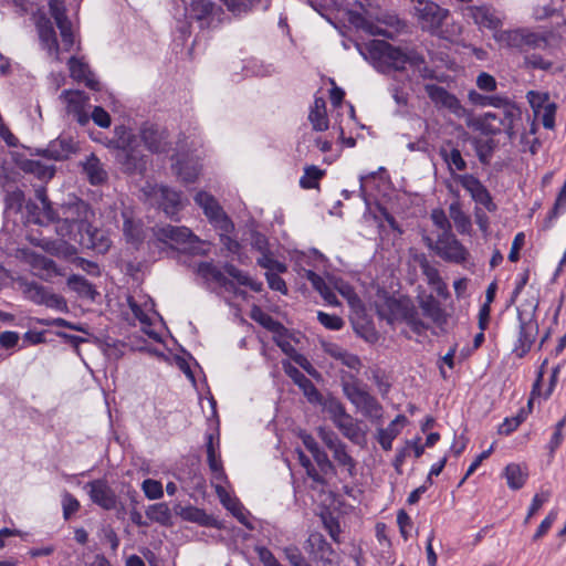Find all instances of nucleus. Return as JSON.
<instances>
[{"label": "nucleus", "mask_w": 566, "mask_h": 566, "mask_svg": "<svg viewBox=\"0 0 566 566\" xmlns=\"http://www.w3.org/2000/svg\"><path fill=\"white\" fill-rule=\"evenodd\" d=\"M467 15L473 20L480 28L496 31L502 22L494 14L493 9L488 6H472L467 9Z\"/></svg>", "instance_id": "393cba45"}, {"label": "nucleus", "mask_w": 566, "mask_h": 566, "mask_svg": "<svg viewBox=\"0 0 566 566\" xmlns=\"http://www.w3.org/2000/svg\"><path fill=\"white\" fill-rule=\"evenodd\" d=\"M252 249L259 251L261 254L270 251L269 239L263 233L253 230L250 234Z\"/></svg>", "instance_id": "338daca9"}, {"label": "nucleus", "mask_w": 566, "mask_h": 566, "mask_svg": "<svg viewBox=\"0 0 566 566\" xmlns=\"http://www.w3.org/2000/svg\"><path fill=\"white\" fill-rule=\"evenodd\" d=\"M521 120V108L516 105H506L503 111L485 113L478 122L476 128L486 136H495L504 132L510 139H514L515 126Z\"/></svg>", "instance_id": "423d86ee"}, {"label": "nucleus", "mask_w": 566, "mask_h": 566, "mask_svg": "<svg viewBox=\"0 0 566 566\" xmlns=\"http://www.w3.org/2000/svg\"><path fill=\"white\" fill-rule=\"evenodd\" d=\"M177 175L186 184H192L196 181L199 171L196 166L189 165L188 163L178 160L175 165Z\"/></svg>", "instance_id": "6e6d98bb"}, {"label": "nucleus", "mask_w": 566, "mask_h": 566, "mask_svg": "<svg viewBox=\"0 0 566 566\" xmlns=\"http://www.w3.org/2000/svg\"><path fill=\"white\" fill-rule=\"evenodd\" d=\"M142 489L145 493V496L148 497L149 500L160 499L164 494L163 484L157 480H153V479L144 480V482L142 484Z\"/></svg>", "instance_id": "680f3d73"}, {"label": "nucleus", "mask_w": 566, "mask_h": 566, "mask_svg": "<svg viewBox=\"0 0 566 566\" xmlns=\"http://www.w3.org/2000/svg\"><path fill=\"white\" fill-rule=\"evenodd\" d=\"M285 558L289 560L291 566H301L306 562L301 549L295 545H290L284 548Z\"/></svg>", "instance_id": "774afa93"}, {"label": "nucleus", "mask_w": 566, "mask_h": 566, "mask_svg": "<svg viewBox=\"0 0 566 566\" xmlns=\"http://www.w3.org/2000/svg\"><path fill=\"white\" fill-rule=\"evenodd\" d=\"M33 289L41 303H44L46 306L56 310L66 308V302L63 296L49 292L48 289L43 285L34 284Z\"/></svg>", "instance_id": "f704fd0d"}, {"label": "nucleus", "mask_w": 566, "mask_h": 566, "mask_svg": "<svg viewBox=\"0 0 566 566\" xmlns=\"http://www.w3.org/2000/svg\"><path fill=\"white\" fill-rule=\"evenodd\" d=\"M90 500L105 511L117 509L118 497L106 479H96L84 485Z\"/></svg>", "instance_id": "9b49d317"}, {"label": "nucleus", "mask_w": 566, "mask_h": 566, "mask_svg": "<svg viewBox=\"0 0 566 566\" xmlns=\"http://www.w3.org/2000/svg\"><path fill=\"white\" fill-rule=\"evenodd\" d=\"M342 389L345 397L357 408H359L366 417L379 416L382 410L378 400L367 390L360 387L356 376L349 375V380H342Z\"/></svg>", "instance_id": "0eeeda50"}, {"label": "nucleus", "mask_w": 566, "mask_h": 566, "mask_svg": "<svg viewBox=\"0 0 566 566\" xmlns=\"http://www.w3.org/2000/svg\"><path fill=\"white\" fill-rule=\"evenodd\" d=\"M424 91L428 97L440 107H444L450 112L458 114L461 109L460 101L455 95L448 92L444 87L437 84H426Z\"/></svg>", "instance_id": "a211bd4d"}, {"label": "nucleus", "mask_w": 566, "mask_h": 566, "mask_svg": "<svg viewBox=\"0 0 566 566\" xmlns=\"http://www.w3.org/2000/svg\"><path fill=\"white\" fill-rule=\"evenodd\" d=\"M56 233L63 239L77 243L83 249L106 252L109 248V240L86 219L66 218L59 222Z\"/></svg>", "instance_id": "20e7f679"}, {"label": "nucleus", "mask_w": 566, "mask_h": 566, "mask_svg": "<svg viewBox=\"0 0 566 566\" xmlns=\"http://www.w3.org/2000/svg\"><path fill=\"white\" fill-rule=\"evenodd\" d=\"M195 202L203 210L205 216L216 228L224 233H229L233 230L234 224L232 220L226 214L222 207L212 195L206 191H199L195 196Z\"/></svg>", "instance_id": "1a4fd4ad"}, {"label": "nucleus", "mask_w": 566, "mask_h": 566, "mask_svg": "<svg viewBox=\"0 0 566 566\" xmlns=\"http://www.w3.org/2000/svg\"><path fill=\"white\" fill-rule=\"evenodd\" d=\"M524 67L527 70H542L548 71L553 66V62L545 60L541 54L527 53L523 59Z\"/></svg>", "instance_id": "3c124183"}, {"label": "nucleus", "mask_w": 566, "mask_h": 566, "mask_svg": "<svg viewBox=\"0 0 566 566\" xmlns=\"http://www.w3.org/2000/svg\"><path fill=\"white\" fill-rule=\"evenodd\" d=\"M78 150V144L70 136L60 135L51 140L45 148H36L31 155L42 156L48 159L61 161L69 159Z\"/></svg>", "instance_id": "2eb2a0df"}, {"label": "nucleus", "mask_w": 566, "mask_h": 566, "mask_svg": "<svg viewBox=\"0 0 566 566\" xmlns=\"http://www.w3.org/2000/svg\"><path fill=\"white\" fill-rule=\"evenodd\" d=\"M400 433V428L388 424L386 428H379L377 431V440L385 451L392 448V441Z\"/></svg>", "instance_id": "8fccbe9b"}, {"label": "nucleus", "mask_w": 566, "mask_h": 566, "mask_svg": "<svg viewBox=\"0 0 566 566\" xmlns=\"http://www.w3.org/2000/svg\"><path fill=\"white\" fill-rule=\"evenodd\" d=\"M526 417L527 412L522 408L515 417L504 419L499 427V433L504 436L511 434L522 422L525 421Z\"/></svg>", "instance_id": "603ef678"}, {"label": "nucleus", "mask_w": 566, "mask_h": 566, "mask_svg": "<svg viewBox=\"0 0 566 566\" xmlns=\"http://www.w3.org/2000/svg\"><path fill=\"white\" fill-rule=\"evenodd\" d=\"M34 24L42 48L48 51L50 56L60 61L61 49L51 19L44 12L39 11L34 14Z\"/></svg>", "instance_id": "ddd939ff"}, {"label": "nucleus", "mask_w": 566, "mask_h": 566, "mask_svg": "<svg viewBox=\"0 0 566 566\" xmlns=\"http://www.w3.org/2000/svg\"><path fill=\"white\" fill-rule=\"evenodd\" d=\"M217 448H219V438H217V443L214 444V436L213 433L206 434V450H207V462L210 471L212 472L214 479L223 480L226 479V473L223 470L222 460L220 454H217Z\"/></svg>", "instance_id": "a878e982"}, {"label": "nucleus", "mask_w": 566, "mask_h": 566, "mask_svg": "<svg viewBox=\"0 0 566 566\" xmlns=\"http://www.w3.org/2000/svg\"><path fill=\"white\" fill-rule=\"evenodd\" d=\"M107 147L115 149L116 161L123 172L127 175H143L147 167L146 156L140 149L138 138L132 129L124 125L114 128V135Z\"/></svg>", "instance_id": "f03ea898"}, {"label": "nucleus", "mask_w": 566, "mask_h": 566, "mask_svg": "<svg viewBox=\"0 0 566 566\" xmlns=\"http://www.w3.org/2000/svg\"><path fill=\"white\" fill-rule=\"evenodd\" d=\"M494 147L495 144L493 139H488L484 143H476V155L481 164L486 165L490 163Z\"/></svg>", "instance_id": "0e129e2a"}, {"label": "nucleus", "mask_w": 566, "mask_h": 566, "mask_svg": "<svg viewBox=\"0 0 566 566\" xmlns=\"http://www.w3.org/2000/svg\"><path fill=\"white\" fill-rule=\"evenodd\" d=\"M61 97H63L66 102L67 113L77 112L78 109H84L86 103L90 99L85 92L72 91V90H64L61 93Z\"/></svg>", "instance_id": "e433bc0d"}, {"label": "nucleus", "mask_w": 566, "mask_h": 566, "mask_svg": "<svg viewBox=\"0 0 566 566\" xmlns=\"http://www.w3.org/2000/svg\"><path fill=\"white\" fill-rule=\"evenodd\" d=\"M70 75L77 82H83L86 87L93 91H99V82L95 78L90 66L76 56H71L67 61Z\"/></svg>", "instance_id": "412c9836"}, {"label": "nucleus", "mask_w": 566, "mask_h": 566, "mask_svg": "<svg viewBox=\"0 0 566 566\" xmlns=\"http://www.w3.org/2000/svg\"><path fill=\"white\" fill-rule=\"evenodd\" d=\"M307 548L316 559L326 558V556H334V549L332 545L321 533L310 534L306 541Z\"/></svg>", "instance_id": "c85d7f7f"}, {"label": "nucleus", "mask_w": 566, "mask_h": 566, "mask_svg": "<svg viewBox=\"0 0 566 566\" xmlns=\"http://www.w3.org/2000/svg\"><path fill=\"white\" fill-rule=\"evenodd\" d=\"M305 276L311 282L313 289L319 293L328 305L337 306L340 304L333 289L319 274L312 270H307Z\"/></svg>", "instance_id": "cd10ccee"}, {"label": "nucleus", "mask_w": 566, "mask_h": 566, "mask_svg": "<svg viewBox=\"0 0 566 566\" xmlns=\"http://www.w3.org/2000/svg\"><path fill=\"white\" fill-rule=\"evenodd\" d=\"M342 434L353 442H357L360 437V428L354 418L347 413L334 423Z\"/></svg>", "instance_id": "58836bf2"}, {"label": "nucleus", "mask_w": 566, "mask_h": 566, "mask_svg": "<svg viewBox=\"0 0 566 566\" xmlns=\"http://www.w3.org/2000/svg\"><path fill=\"white\" fill-rule=\"evenodd\" d=\"M24 202V192L15 187L13 190H6L4 196V208L6 211H12L14 213L21 211Z\"/></svg>", "instance_id": "de8ad7c7"}, {"label": "nucleus", "mask_w": 566, "mask_h": 566, "mask_svg": "<svg viewBox=\"0 0 566 566\" xmlns=\"http://www.w3.org/2000/svg\"><path fill=\"white\" fill-rule=\"evenodd\" d=\"M147 517L156 523H159L161 525H169L171 513L166 503H156L146 510Z\"/></svg>", "instance_id": "37998d69"}, {"label": "nucleus", "mask_w": 566, "mask_h": 566, "mask_svg": "<svg viewBox=\"0 0 566 566\" xmlns=\"http://www.w3.org/2000/svg\"><path fill=\"white\" fill-rule=\"evenodd\" d=\"M298 388L303 391V395L310 403L318 405L322 401L323 395L310 378H307Z\"/></svg>", "instance_id": "052dcab7"}, {"label": "nucleus", "mask_w": 566, "mask_h": 566, "mask_svg": "<svg viewBox=\"0 0 566 566\" xmlns=\"http://www.w3.org/2000/svg\"><path fill=\"white\" fill-rule=\"evenodd\" d=\"M80 506L78 500L72 493L64 491L62 494L63 518L69 521L80 510Z\"/></svg>", "instance_id": "13d9d810"}, {"label": "nucleus", "mask_w": 566, "mask_h": 566, "mask_svg": "<svg viewBox=\"0 0 566 566\" xmlns=\"http://www.w3.org/2000/svg\"><path fill=\"white\" fill-rule=\"evenodd\" d=\"M66 284L72 291L76 292L80 296L90 298L92 301H94L95 296L98 294L94 285L84 276L78 274L70 275L67 277Z\"/></svg>", "instance_id": "c756f323"}, {"label": "nucleus", "mask_w": 566, "mask_h": 566, "mask_svg": "<svg viewBox=\"0 0 566 566\" xmlns=\"http://www.w3.org/2000/svg\"><path fill=\"white\" fill-rule=\"evenodd\" d=\"M308 119L316 132H324L328 128L326 109L311 111Z\"/></svg>", "instance_id": "e2e57ef3"}, {"label": "nucleus", "mask_w": 566, "mask_h": 566, "mask_svg": "<svg viewBox=\"0 0 566 566\" xmlns=\"http://www.w3.org/2000/svg\"><path fill=\"white\" fill-rule=\"evenodd\" d=\"M82 166L83 171L92 186H99L107 181L108 174L95 154L92 153L87 156Z\"/></svg>", "instance_id": "bb28decb"}, {"label": "nucleus", "mask_w": 566, "mask_h": 566, "mask_svg": "<svg viewBox=\"0 0 566 566\" xmlns=\"http://www.w3.org/2000/svg\"><path fill=\"white\" fill-rule=\"evenodd\" d=\"M216 491L220 497L221 503L224 505V507L227 510H229L233 514V516H235L238 518V521L241 524H243L244 526H247L250 530H253V526L249 523L247 516L242 512V507H241L240 503L230 501L228 499L227 492L224 491V489L221 485H217Z\"/></svg>", "instance_id": "72a5a7b5"}, {"label": "nucleus", "mask_w": 566, "mask_h": 566, "mask_svg": "<svg viewBox=\"0 0 566 566\" xmlns=\"http://www.w3.org/2000/svg\"><path fill=\"white\" fill-rule=\"evenodd\" d=\"M317 321L329 331H339L344 327V319L336 314H328L323 311L317 312Z\"/></svg>", "instance_id": "4d7b16f0"}, {"label": "nucleus", "mask_w": 566, "mask_h": 566, "mask_svg": "<svg viewBox=\"0 0 566 566\" xmlns=\"http://www.w3.org/2000/svg\"><path fill=\"white\" fill-rule=\"evenodd\" d=\"M318 405H321L323 409L329 415V418L333 421V423L337 422L339 419L347 415L344 405L336 397H323L322 401Z\"/></svg>", "instance_id": "ea45409f"}, {"label": "nucleus", "mask_w": 566, "mask_h": 566, "mask_svg": "<svg viewBox=\"0 0 566 566\" xmlns=\"http://www.w3.org/2000/svg\"><path fill=\"white\" fill-rule=\"evenodd\" d=\"M566 211V188H560L557 193L556 200L554 202L553 208L549 210L545 221L544 227L548 229L552 227L553 222L558 218L560 213Z\"/></svg>", "instance_id": "49530a36"}, {"label": "nucleus", "mask_w": 566, "mask_h": 566, "mask_svg": "<svg viewBox=\"0 0 566 566\" xmlns=\"http://www.w3.org/2000/svg\"><path fill=\"white\" fill-rule=\"evenodd\" d=\"M439 155L447 164L452 175L455 170L463 171L467 169V161L463 159L461 151L457 147L448 149L447 147L442 146L439 149Z\"/></svg>", "instance_id": "2f4dec72"}, {"label": "nucleus", "mask_w": 566, "mask_h": 566, "mask_svg": "<svg viewBox=\"0 0 566 566\" xmlns=\"http://www.w3.org/2000/svg\"><path fill=\"white\" fill-rule=\"evenodd\" d=\"M177 514L187 522L196 523L203 527H213L221 530L222 523L213 515L208 514L203 509H199L193 505L180 507Z\"/></svg>", "instance_id": "6ab92c4d"}, {"label": "nucleus", "mask_w": 566, "mask_h": 566, "mask_svg": "<svg viewBox=\"0 0 566 566\" xmlns=\"http://www.w3.org/2000/svg\"><path fill=\"white\" fill-rule=\"evenodd\" d=\"M49 10L51 17L54 19L56 27L70 22V19L66 14V8L64 4V0H50L49 1Z\"/></svg>", "instance_id": "5fc2aeb1"}, {"label": "nucleus", "mask_w": 566, "mask_h": 566, "mask_svg": "<svg viewBox=\"0 0 566 566\" xmlns=\"http://www.w3.org/2000/svg\"><path fill=\"white\" fill-rule=\"evenodd\" d=\"M196 273L205 281L206 287L212 291L211 284L214 283L224 291L234 295L240 294L235 282L228 279L224 273L212 262L202 261L197 264Z\"/></svg>", "instance_id": "f8f14e48"}, {"label": "nucleus", "mask_w": 566, "mask_h": 566, "mask_svg": "<svg viewBox=\"0 0 566 566\" xmlns=\"http://www.w3.org/2000/svg\"><path fill=\"white\" fill-rule=\"evenodd\" d=\"M413 260L418 263L422 274L427 277L429 284H438L441 281L439 271L434 268L424 253H419L413 256Z\"/></svg>", "instance_id": "a19ab883"}, {"label": "nucleus", "mask_w": 566, "mask_h": 566, "mask_svg": "<svg viewBox=\"0 0 566 566\" xmlns=\"http://www.w3.org/2000/svg\"><path fill=\"white\" fill-rule=\"evenodd\" d=\"M424 241L427 247L434 250L444 261L462 264L469 256L468 250L452 232H441L436 243L430 238H426Z\"/></svg>", "instance_id": "6e6552de"}, {"label": "nucleus", "mask_w": 566, "mask_h": 566, "mask_svg": "<svg viewBox=\"0 0 566 566\" xmlns=\"http://www.w3.org/2000/svg\"><path fill=\"white\" fill-rule=\"evenodd\" d=\"M123 235L126 243L138 249L144 242L145 233L142 221L135 220L129 211H123Z\"/></svg>", "instance_id": "5701e85b"}, {"label": "nucleus", "mask_w": 566, "mask_h": 566, "mask_svg": "<svg viewBox=\"0 0 566 566\" xmlns=\"http://www.w3.org/2000/svg\"><path fill=\"white\" fill-rule=\"evenodd\" d=\"M227 9L235 17L251 12L262 0H221Z\"/></svg>", "instance_id": "a18cd8bd"}, {"label": "nucleus", "mask_w": 566, "mask_h": 566, "mask_svg": "<svg viewBox=\"0 0 566 566\" xmlns=\"http://www.w3.org/2000/svg\"><path fill=\"white\" fill-rule=\"evenodd\" d=\"M470 101L476 106H494L501 111L505 108L506 105H514L507 98L501 96H486L482 95L475 91H471L469 93Z\"/></svg>", "instance_id": "c9c22d12"}, {"label": "nucleus", "mask_w": 566, "mask_h": 566, "mask_svg": "<svg viewBox=\"0 0 566 566\" xmlns=\"http://www.w3.org/2000/svg\"><path fill=\"white\" fill-rule=\"evenodd\" d=\"M318 437L331 451L344 443L333 430L323 427L318 428Z\"/></svg>", "instance_id": "69168bd1"}, {"label": "nucleus", "mask_w": 566, "mask_h": 566, "mask_svg": "<svg viewBox=\"0 0 566 566\" xmlns=\"http://www.w3.org/2000/svg\"><path fill=\"white\" fill-rule=\"evenodd\" d=\"M325 175V170L317 166L311 165L304 168V175L300 179V186L303 189H315L318 187L319 180Z\"/></svg>", "instance_id": "c03bdc74"}, {"label": "nucleus", "mask_w": 566, "mask_h": 566, "mask_svg": "<svg viewBox=\"0 0 566 566\" xmlns=\"http://www.w3.org/2000/svg\"><path fill=\"white\" fill-rule=\"evenodd\" d=\"M548 46V38L544 33L533 32L528 29H525L524 41H523V51L525 54L528 53L530 50H545Z\"/></svg>", "instance_id": "4c0bfd02"}, {"label": "nucleus", "mask_w": 566, "mask_h": 566, "mask_svg": "<svg viewBox=\"0 0 566 566\" xmlns=\"http://www.w3.org/2000/svg\"><path fill=\"white\" fill-rule=\"evenodd\" d=\"M450 218L453 220L457 229L464 232L470 227V219L462 211L459 202H452L449 207Z\"/></svg>", "instance_id": "864d4df0"}, {"label": "nucleus", "mask_w": 566, "mask_h": 566, "mask_svg": "<svg viewBox=\"0 0 566 566\" xmlns=\"http://www.w3.org/2000/svg\"><path fill=\"white\" fill-rule=\"evenodd\" d=\"M538 303L534 300H525L516 307L518 321V336L514 345L513 352L518 358H523L530 353L537 335L538 323L536 319V311Z\"/></svg>", "instance_id": "39448f33"}, {"label": "nucleus", "mask_w": 566, "mask_h": 566, "mask_svg": "<svg viewBox=\"0 0 566 566\" xmlns=\"http://www.w3.org/2000/svg\"><path fill=\"white\" fill-rule=\"evenodd\" d=\"M454 179L470 193L475 203L483 206L489 212L497 210L490 191L474 175H458Z\"/></svg>", "instance_id": "4468645a"}, {"label": "nucleus", "mask_w": 566, "mask_h": 566, "mask_svg": "<svg viewBox=\"0 0 566 566\" xmlns=\"http://www.w3.org/2000/svg\"><path fill=\"white\" fill-rule=\"evenodd\" d=\"M140 138L150 153L163 154L170 148L168 132L157 124L145 123L140 128Z\"/></svg>", "instance_id": "dca6fc26"}, {"label": "nucleus", "mask_w": 566, "mask_h": 566, "mask_svg": "<svg viewBox=\"0 0 566 566\" xmlns=\"http://www.w3.org/2000/svg\"><path fill=\"white\" fill-rule=\"evenodd\" d=\"M378 315L390 326L406 324L417 335L430 329V325L421 319L417 306L409 296L387 297L384 308L378 310Z\"/></svg>", "instance_id": "7ed1b4c3"}, {"label": "nucleus", "mask_w": 566, "mask_h": 566, "mask_svg": "<svg viewBox=\"0 0 566 566\" xmlns=\"http://www.w3.org/2000/svg\"><path fill=\"white\" fill-rule=\"evenodd\" d=\"M314 461L317 463L319 471L324 475L336 474V468L329 460L327 453L324 450H319L317 453L312 455Z\"/></svg>", "instance_id": "bf43d9fd"}, {"label": "nucleus", "mask_w": 566, "mask_h": 566, "mask_svg": "<svg viewBox=\"0 0 566 566\" xmlns=\"http://www.w3.org/2000/svg\"><path fill=\"white\" fill-rule=\"evenodd\" d=\"M525 29H515V30H505L495 34L496 41L501 44L516 49L518 51H523V41H524Z\"/></svg>", "instance_id": "473e14b6"}, {"label": "nucleus", "mask_w": 566, "mask_h": 566, "mask_svg": "<svg viewBox=\"0 0 566 566\" xmlns=\"http://www.w3.org/2000/svg\"><path fill=\"white\" fill-rule=\"evenodd\" d=\"M15 165L25 174H32L41 180L53 178L55 169L53 166L43 165L40 160L25 158L23 155L14 153L12 155Z\"/></svg>", "instance_id": "4be33fe9"}, {"label": "nucleus", "mask_w": 566, "mask_h": 566, "mask_svg": "<svg viewBox=\"0 0 566 566\" xmlns=\"http://www.w3.org/2000/svg\"><path fill=\"white\" fill-rule=\"evenodd\" d=\"M157 235L165 242L182 245L184 250L192 248V243L199 242V239L186 227L167 224L158 229Z\"/></svg>", "instance_id": "f3484780"}, {"label": "nucleus", "mask_w": 566, "mask_h": 566, "mask_svg": "<svg viewBox=\"0 0 566 566\" xmlns=\"http://www.w3.org/2000/svg\"><path fill=\"white\" fill-rule=\"evenodd\" d=\"M503 474L506 479L507 486L514 491L522 489L528 476L527 471L517 463L507 464Z\"/></svg>", "instance_id": "7c9ffc66"}, {"label": "nucleus", "mask_w": 566, "mask_h": 566, "mask_svg": "<svg viewBox=\"0 0 566 566\" xmlns=\"http://www.w3.org/2000/svg\"><path fill=\"white\" fill-rule=\"evenodd\" d=\"M334 460L342 467H345L350 478L356 475V461L348 454L346 444H338L337 448L332 450Z\"/></svg>", "instance_id": "79ce46f5"}, {"label": "nucleus", "mask_w": 566, "mask_h": 566, "mask_svg": "<svg viewBox=\"0 0 566 566\" xmlns=\"http://www.w3.org/2000/svg\"><path fill=\"white\" fill-rule=\"evenodd\" d=\"M256 264L263 269H266V272L285 273L287 271V265L281 261L275 260L271 251L262 253L261 256L256 259Z\"/></svg>", "instance_id": "09e8293b"}, {"label": "nucleus", "mask_w": 566, "mask_h": 566, "mask_svg": "<svg viewBox=\"0 0 566 566\" xmlns=\"http://www.w3.org/2000/svg\"><path fill=\"white\" fill-rule=\"evenodd\" d=\"M357 48L364 59L382 74L403 72L407 65L419 67L426 62L417 49L396 46L385 40H371Z\"/></svg>", "instance_id": "f257e3e1"}, {"label": "nucleus", "mask_w": 566, "mask_h": 566, "mask_svg": "<svg viewBox=\"0 0 566 566\" xmlns=\"http://www.w3.org/2000/svg\"><path fill=\"white\" fill-rule=\"evenodd\" d=\"M159 207L170 219H175L182 208L181 192L167 186H160L156 191Z\"/></svg>", "instance_id": "aec40b11"}, {"label": "nucleus", "mask_w": 566, "mask_h": 566, "mask_svg": "<svg viewBox=\"0 0 566 566\" xmlns=\"http://www.w3.org/2000/svg\"><path fill=\"white\" fill-rule=\"evenodd\" d=\"M189 18L199 23L200 29H214L221 23L223 10L211 0H190Z\"/></svg>", "instance_id": "9d476101"}, {"label": "nucleus", "mask_w": 566, "mask_h": 566, "mask_svg": "<svg viewBox=\"0 0 566 566\" xmlns=\"http://www.w3.org/2000/svg\"><path fill=\"white\" fill-rule=\"evenodd\" d=\"M419 306L422 311L423 316L431 319L439 328H443L448 324V314L442 307L439 300L432 294L421 298Z\"/></svg>", "instance_id": "b1692460"}]
</instances>
